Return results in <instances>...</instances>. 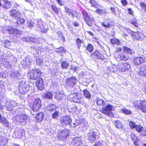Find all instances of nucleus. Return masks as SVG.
Returning a JSON list of instances; mask_svg holds the SVG:
<instances>
[{
    "instance_id": "dca6fc26",
    "label": "nucleus",
    "mask_w": 146,
    "mask_h": 146,
    "mask_svg": "<svg viewBox=\"0 0 146 146\" xmlns=\"http://www.w3.org/2000/svg\"><path fill=\"white\" fill-rule=\"evenodd\" d=\"M27 119V116L26 115L23 113L18 115L16 117L17 121L21 122H25Z\"/></svg>"
},
{
    "instance_id": "5701e85b",
    "label": "nucleus",
    "mask_w": 146,
    "mask_h": 146,
    "mask_svg": "<svg viewBox=\"0 0 146 146\" xmlns=\"http://www.w3.org/2000/svg\"><path fill=\"white\" fill-rule=\"evenodd\" d=\"M64 95L62 93H57L56 94L55 98L57 99L59 101H61L64 99Z\"/></svg>"
},
{
    "instance_id": "c85d7f7f",
    "label": "nucleus",
    "mask_w": 146,
    "mask_h": 146,
    "mask_svg": "<svg viewBox=\"0 0 146 146\" xmlns=\"http://www.w3.org/2000/svg\"><path fill=\"white\" fill-rule=\"evenodd\" d=\"M61 67L63 69H67L69 67V65L68 62L63 61L61 63Z\"/></svg>"
},
{
    "instance_id": "412c9836",
    "label": "nucleus",
    "mask_w": 146,
    "mask_h": 146,
    "mask_svg": "<svg viewBox=\"0 0 146 146\" xmlns=\"http://www.w3.org/2000/svg\"><path fill=\"white\" fill-rule=\"evenodd\" d=\"M114 125L118 129L122 130L124 126V125L119 121H116L114 123Z\"/></svg>"
},
{
    "instance_id": "473e14b6",
    "label": "nucleus",
    "mask_w": 146,
    "mask_h": 146,
    "mask_svg": "<svg viewBox=\"0 0 146 146\" xmlns=\"http://www.w3.org/2000/svg\"><path fill=\"white\" fill-rule=\"evenodd\" d=\"M96 103L99 106H102L103 107L104 106L105 104V102L104 101V100L99 98H97Z\"/></svg>"
},
{
    "instance_id": "7ed1b4c3",
    "label": "nucleus",
    "mask_w": 146,
    "mask_h": 146,
    "mask_svg": "<svg viewBox=\"0 0 146 146\" xmlns=\"http://www.w3.org/2000/svg\"><path fill=\"white\" fill-rule=\"evenodd\" d=\"M41 74L40 70L38 69H35L31 70L30 73V78L33 80H36L38 78Z\"/></svg>"
},
{
    "instance_id": "e2e57ef3",
    "label": "nucleus",
    "mask_w": 146,
    "mask_h": 146,
    "mask_svg": "<svg viewBox=\"0 0 146 146\" xmlns=\"http://www.w3.org/2000/svg\"><path fill=\"white\" fill-rule=\"evenodd\" d=\"M34 42L35 41V38L33 37H28V42L29 41Z\"/></svg>"
},
{
    "instance_id": "4468645a",
    "label": "nucleus",
    "mask_w": 146,
    "mask_h": 146,
    "mask_svg": "<svg viewBox=\"0 0 146 146\" xmlns=\"http://www.w3.org/2000/svg\"><path fill=\"white\" fill-rule=\"evenodd\" d=\"M133 106L137 109H139L141 105L146 104V101L145 100H135L133 102Z\"/></svg>"
},
{
    "instance_id": "cd10ccee",
    "label": "nucleus",
    "mask_w": 146,
    "mask_h": 146,
    "mask_svg": "<svg viewBox=\"0 0 146 146\" xmlns=\"http://www.w3.org/2000/svg\"><path fill=\"white\" fill-rule=\"evenodd\" d=\"M83 94L85 97L88 99H90L92 95L90 92L86 89L83 90Z\"/></svg>"
},
{
    "instance_id": "6e6d98bb",
    "label": "nucleus",
    "mask_w": 146,
    "mask_h": 146,
    "mask_svg": "<svg viewBox=\"0 0 146 146\" xmlns=\"http://www.w3.org/2000/svg\"><path fill=\"white\" fill-rule=\"evenodd\" d=\"M130 137L133 142L134 141L136 140V139L137 138V137L133 134H131L130 135Z\"/></svg>"
},
{
    "instance_id": "20e7f679",
    "label": "nucleus",
    "mask_w": 146,
    "mask_h": 146,
    "mask_svg": "<svg viewBox=\"0 0 146 146\" xmlns=\"http://www.w3.org/2000/svg\"><path fill=\"white\" fill-rule=\"evenodd\" d=\"M113 109V107L112 106L108 105L105 107L104 106L103 107V109L101 110V111L108 116H112L113 114L111 111Z\"/></svg>"
},
{
    "instance_id": "c9c22d12",
    "label": "nucleus",
    "mask_w": 146,
    "mask_h": 146,
    "mask_svg": "<svg viewBox=\"0 0 146 146\" xmlns=\"http://www.w3.org/2000/svg\"><path fill=\"white\" fill-rule=\"evenodd\" d=\"M133 36L134 37V38L136 39H139L141 36L140 33L138 32H133Z\"/></svg>"
},
{
    "instance_id": "2eb2a0df",
    "label": "nucleus",
    "mask_w": 146,
    "mask_h": 146,
    "mask_svg": "<svg viewBox=\"0 0 146 146\" xmlns=\"http://www.w3.org/2000/svg\"><path fill=\"white\" fill-rule=\"evenodd\" d=\"M7 30L8 31L9 34L17 35L20 33V31L19 30L16 29H13L10 26L7 27Z\"/></svg>"
},
{
    "instance_id": "b1692460",
    "label": "nucleus",
    "mask_w": 146,
    "mask_h": 146,
    "mask_svg": "<svg viewBox=\"0 0 146 146\" xmlns=\"http://www.w3.org/2000/svg\"><path fill=\"white\" fill-rule=\"evenodd\" d=\"M0 122L3 123L6 127H8L9 125V122L7 119L1 116L0 113Z\"/></svg>"
},
{
    "instance_id": "338daca9",
    "label": "nucleus",
    "mask_w": 146,
    "mask_h": 146,
    "mask_svg": "<svg viewBox=\"0 0 146 146\" xmlns=\"http://www.w3.org/2000/svg\"><path fill=\"white\" fill-rule=\"evenodd\" d=\"M121 3L124 6L126 5L127 4V2L126 0H123L121 1Z\"/></svg>"
},
{
    "instance_id": "9b49d317",
    "label": "nucleus",
    "mask_w": 146,
    "mask_h": 146,
    "mask_svg": "<svg viewBox=\"0 0 146 146\" xmlns=\"http://www.w3.org/2000/svg\"><path fill=\"white\" fill-rule=\"evenodd\" d=\"M41 101L39 98L36 99L33 103V111H38L41 107Z\"/></svg>"
},
{
    "instance_id": "423d86ee",
    "label": "nucleus",
    "mask_w": 146,
    "mask_h": 146,
    "mask_svg": "<svg viewBox=\"0 0 146 146\" xmlns=\"http://www.w3.org/2000/svg\"><path fill=\"white\" fill-rule=\"evenodd\" d=\"M68 131L67 129L62 130L61 133L58 135L57 139L58 141H64L67 139Z\"/></svg>"
},
{
    "instance_id": "69168bd1",
    "label": "nucleus",
    "mask_w": 146,
    "mask_h": 146,
    "mask_svg": "<svg viewBox=\"0 0 146 146\" xmlns=\"http://www.w3.org/2000/svg\"><path fill=\"white\" fill-rule=\"evenodd\" d=\"M77 107L75 106L74 107L72 108V111L76 113H78V111H77Z\"/></svg>"
},
{
    "instance_id": "f8f14e48",
    "label": "nucleus",
    "mask_w": 146,
    "mask_h": 146,
    "mask_svg": "<svg viewBox=\"0 0 146 146\" xmlns=\"http://www.w3.org/2000/svg\"><path fill=\"white\" fill-rule=\"evenodd\" d=\"M97 136L96 133L94 131L91 130L88 135V139L91 142L95 141L97 138Z\"/></svg>"
},
{
    "instance_id": "09e8293b",
    "label": "nucleus",
    "mask_w": 146,
    "mask_h": 146,
    "mask_svg": "<svg viewBox=\"0 0 146 146\" xmlns=\"http://www.w3.org/2000/svg\"><path fill=\"white\" fill-rule=\"evenodd\" d=\"M59 112L58 111H55L52 114V117L53 118H56L58 117V115Z\"/></svg>"
},
{
    "instance_id": "2f4dec72",
    "label": "nucleus",
    "mask_w": 146,
    "mask_h": 146,
    "mask_svg": "<svg viewBox=\"0 0 146 146\" xmlns=\"http://www.w3.org/2000/svg\"><path fill=\"white\" fill-rule=\"evenodd\" d=\"M57 108V107L55 104H50L47 107V110L49 111H52L55 110Z\"/></svg>"
},
{
    "instance_id": "de8ad7c7",
    "label": "nucleus",
    "mask_w": 146,
    "mask_h": 146,
    "mask_svg": "<svg viewBox=\"0 0 146 146\" xmlns=\"http://www.w3.org/2000/svg\"><path fill=\"white\" fill-rule=\"evenodd\" d=\"M94 146H103V142L101 141H99L96 143Z\"/></svg>"
},
{
    "instance_id": "37998d69",
    "label": "nucleus",
    "mask_w": 146,
    "mask_h": 146,
    "mask_svg": "<svg viewBox=\"0 0 146 146\" xmlns=\"http://www.w3.org/2000/svg\"><path fill=\"white\" fill-rule=\"evenodd\" d=\"M76 41L77 47L78 48H80L81 46V43L82 42V41L78 38L76 39Z\"/></svg>"
},
{
    "instance_id": "4c0bfd02",
    "label": "nucleus",
    "mask_w": 146,
    "mask_h": 146,
    "mask_svg": "<svg viewBox=\"0 0 146 146\" xmlns=\"http://www.w3.org/2000/svg\"><path fill=\"white\" fill-rule=\"evenodd\" d=\"M111 43L113 44H119L120 43L119 40L116 38H113L111 39Z\"/></svg>"
},
{
    "instance_id": "58836bf2",
    "label": "nucleus",
    "mask_w": 146,
    "mask_h": 146,
    "mask_svg": "<svg viewBox=\"0 0 146 146\" xmlns=\"http://www.w3.org/2000/svg\"><path fill=\"white\" fill-rule=\"evenodd\" d=\"M121 110L123 113L129 115L132 113V112L130 110H127L125 108H122Z\"/></svg>"
},
{
    "instance_id": "13d9d810",
    "label": "nucleus",
    "mask_w": 146,
    "mask_h": 146,
    "mask_svg": "<svg viewBox=\"0 0 146 146\" xmlns=\"http://www.w3.org/2000/svg\"><path fill=\"white\" fill-rule=\"evenodd\" d=\"M37 23V25L40 28H42V23L41 21H36Z\"/></svg>"
},
{
    "instance_id": "774afa93",
    "label": "nucleus",
    "mask_w": 146,
    "mask_h": 146,
    "mask_svg": "<svg viewBox=\"0 0 146 146\" xmlns=\"http://www.w3.org/2000/svg\"><path fill=\"white\" fill-rule=\"evenodd\" d=\"M127 10L129 12V13L131 15H133V11H132V10L131 9V8H129V9H127Z\"/></svg>"
},
{
    "instance_id": "c756f323",
    "label": "nucleus",
    "mask_w": 146,
    "mask_h": 146,
    "mask_svg": "<svg viewBox=\"0 0 146 146\" xmlns=\"http://www.w3.org/2000/svg\"><path fill=\"white\" fill-rule=\"evenodd\" d=\"M92 20L93 19L91 17L86 19L84 20L86 24L89 26H92Z\"/></svg>"
},
{
    "instance_id": "bb28decb",
    "label": "nucleus",
    "mask_w": 146,
    "mask_h": 146,
    "mask_svg": "<svg viewBox=\"0 0 146 146\" xmlns=\"http://www.w3.org/2000/svg\"><path fill=\"white\" fill-rule=\"evenodd\" d=\"M7 143V140L4 137L0 136V145H3Z\"/></svg>"
},
{
    "instance_id": "864d4df0",
    "label": "nucleus",
    "mask_w": 146,
    "mask_h": 146,
    "mask_svg": "<svg viewBox=\"0 0 146 146\" xmlns=\"http://www.w3.org/2000/svg\"><path fill=\"white\" fill-rule=\"evenodd\" d=\"M72 142H74L77 146L80 145V142L77 138L74 139L73 140Z\"/></svg>"
},
{
    "instance_id": "4be33fe9",
    "label": "nucleus",
    "mask_w": 146,
    "mask_h": 146,
    "mask_svg": "<svg viewBox=\"0 0 146 146\" xmlns=\"http://www.w3.org/2000/svg\"><path fill=\"white\" fill-rule=\"evenodd\" d=\"M65 9L66 11L68 13L69 15H71V17L73 18L74 17L76 13L75 11L70 9L67 7H66Z\"/></svg>"
},
{
    "instance_id": "8fccbe9b",
    "label": "nucleus",
    "mask_w": 146,
    "mask_h": 146,
    "mask_svg": "<svg viewBox=\"0 0 146 146\" xmlns=\"http://www.w3.org/2000/svg\"><path fill=\"white\" fill-rule=\"evenodd\" d=\"M35 23L33 22H29L28 23L27 25L28 27L31 29L33 28L34 27Z\"/></svg>"
},
{
    "instance_id": "680f3d73",
    "label": "nucleus",
    "mask_w": 146,
    "mask_h": 146,
    "mask_svg": "<svg viewBox=\"0 0 146 146\" xmlns=\"http://www.w3.org/2000/svg\"><path fill=\"white\" fill-rule=\"evenodd\" d=\"M102 25L104 27L106 28H109L111 26V25L109 23H106V24L103 23Z\"/></svg>"
},
{
    "instance_id": "e433bc0d",
    "label": "nucleus",
    "mask_w": 146,
    "mask_h": 146,
    "mask_svg": "<svg viewBox=\"0 0 146 146\" xmlns=\"http://www.w3.org/2000/svg\"><path fill=\"white\" fill-rule=\"evenodd\" d=\"M51 8L56 14H58L59 13V9L55 5H51Z\"/></svg>"
},
{
    "instance_id": "ddd939ff",
    "label": "nucleus",
    "mask_w": 146,
    "mask_h": 146,
    "mask_svg": "<svg viewBox=\"0 0 146 146\" xmlns=\"http://www.w3.org/2000/svg\"><path fill=\"white\" fill-rule=\"evenodd\" d=\"M36 87L38 90H42L43 89V80L42 78H38L36 82Z\"/></svg>"
},
{
    "instance_id": "39448f33",
    "label": "nucleus",
    "mask_w": 146,
    "mask_h": 146,
    "mask_svg": "<svg viewBox=\"0 0 146 146\" xmlns=\"http://www.w3.org/2000/svg\"><path fill=\"white\" fill-rule=\"evenodd\" d=\"M130 65L128 63H119L117 66V69L122 72L128 70L130 68Z\"/></svg>"
},
{
    "instance_id": "7c9ffc66",
    "label": "nucleus",
    "mask_w": 146,
    "mask_h": 146,
    "mask_svg": "<svg viewBox=\"0 0 146 146\" xmlns=\"http://www.w3.org/2000/svg\"><path fill=\"white\" fill-rule=\"evenodd\" d=\"M53 94L51 92H47L44 94V96L45 98L48 99L52 98Z\"/></svg>"
},
{
    "instance_id": "1a4fd4ad",
    "label": "nucleus",
    "mask_w": 146,
    "mask_h": 146,
    "mask_svg": "<svg viewBox=\"0 0 146 146\" xmlns=\"http://www.w3.org/2000/svg\"><path fill=\"white\" fill-rule=\"evenodd\" d=\"M72 121V120L70 116H65L60 118V122L64 126H66L70 124Z\"/></svg>"
},
{
    "instance_id": "3c124183",
    "label": "nucleus",
    "mask_w": 146,
    "mask_h": 146,
    "mask_svg": "<svg viewBox=\"0 0 146 146\" xmlns=\"http://www.w3.org/2000/svg\"><path fill=\"white\" fill-rule=\"evenodd\" d=\"M140 6L145 11H146V4L142 2L140 3Z\"/></svg>"
},
{
    "instance_id": "6e6552de",
    "label": "nucleus",
    "mask_w": 146,
    "mask_h": 146,
    "mask_svg": "<svg viewBox=\"0 0 146 146\" xmlns=\"http://www.w3.org/2000/svg\"><path fill=\"white\" fill-rule=\"evenodd\" d=\"M90 57L94 60L99 59L103 60L105 59L103 54L97 50L93 52L90 55Z\"/></svg>"
},
{
    "instance_id": "f3484780",
    "label": "nucleus",
    "mask_w": 146,
    "mask_h": 146,
    "mask_svg": "<svg viewBox=\"0 0 146 146\" xmlns=\"http://www.w3.org/2000/svg\"><path fill=\"white\" fill-rule=\"evenodd\" d=\"M17 105V103L15 101H11L6 105L7 109L9 111H11L13 110V108Z\"/></svg>"
},
{
    "instance_id": "ea45409f",
    "label": "nucleus",
    "mask_w": 146,
    "mask_h": 146,
    "mask_svg": "<svg viewBox=\"0 0 146 146\" xmlns=\"http://www.w3.org/2000/svg\"><path fill=\"white\" fill-rule=\"evenodd\" d=\"M143 129V128L142 126L139 125H137L135 127L136 130L139 132H141Z\"/></svg>"
},
{
    "instance_id": "bf43d9fd",
    "label": "nucleus",
    "mask_w": 146,
    "mask_h": 146,
    "mask_svg": "<svg viewBox=\"0 0 146 146\" xmlns=\"http://www.w3.org/2000/svg\"><path fill=\"white\" fill-rule=\"evenodd\" d=\"M140 135L146 136V129H143L141 132Z\"/></svg>"
},
{
    "instance_id": "9d476101",
    "label": "nucleus",
    "mask_w": 146,
    "mask_h": 146,
    "mask_svg": "<svg viewBox=\"0 0 146 146\" xmlns=\"http://www.w3.org/2000/svg\"><path fill=\"white\" fill-rule=\"evenodd\" d=\"M19 92L22 94H26L29 90V87L25 85V82L21 83L19 87Z\"/></svg>"
},
{
    "instance_id": "a878e982",
    "label": "nucleus",
    "mask_w": 146,
    "mask_h": 146,
    "mask_svg": "<svg viewBox=\"0 0 146 146\" xmlns=\"http://www.w3.org/2000/svg\"><path fill=\"white\" fill-rule=\"evenodd\" d=\"M139 74L146 77V68L144 67H141L139 70Z\"/></svg>"
},
{
    "instance_id": "f03ea898",
    "label": "nucleus",
    "mask_w": 146,
    "mask_h": 146,
    "mask_svg": "<svg viewBox=\"0 0 146 146\" xmlns=\"http://www.w3.org/2000/svg\"><path fill=\"white\" fill-rule=\"evenodd\" d=\"M68 98L71 101L77 103H80L82 100V95L78 93L69 95Z\"/></svg>"
},
{
    "instance_id": "79ce46f5",
    "label": "nucleus",
    "mask_w": 146,
    "mask_h": 146,
    "mask_svg": "<svg viewBox=\"0 0 146 146\" xmlns=\"http://www.w3.org/2000/svg\"><path fill=\"white\" fill-rule=\"evenodd\" d=\"M106 11L105 10H103L102 9H98L96 10V12L98 13L102 14L106 13Z\"/></svg>"
},
{
    "instance_id": "4d7b16f0",
    "label": "nucleus",
    "mask_w": 146,
    "mask_h": 146,
    "mask_svg": "<svg viewBox=\"0 0 146 146\" xmlns=\"http://www.w3.org/2000/svg\"><path fill=\"white\" fill-rule=\"evenodd\" d=\"M140 142V140L139 139H138L137 138L134 141H133V143L134 145H135L138 146L139 145V143Z\"/></svg>"
},
{
    "instance_id": "052dcab7",
    "label": "nucleus",
    "mask_w": 146,
    "mask_h": 146,
    "mask_svg": "<svg viewBox=\"0 0 146 146\" xmlns=\"http://www.w3.org/2000/svg\"><path fill=\"white\" fill-rule=\"evenodd\" d=\"M110 10L111 11V12L114 15H116V13L115 10V9L114 7H111L110 8Z\"/></svg>"
},
{
    "instance_id": "c03bdc74",
    "label": "nucleus",
    "mask_w": 146,
    "mask_h": 146,
    "mask_svg": "<svg viewBox=\"0 0 146 146\" xmlns=\"http://www.w3.org/2000/svg\"><path fill=\"white\" fill-rule=\"evenodd\" d=\"M129 22L133 24L135 27H138V24L137 23L135 19H133L130 21Z\"/></svg>"
},
{
    "instance_id": "f704fd0d",
    "label": "nucleus",
    "mask_w": 146,
    "mask_h": 146,
    "mask_svg": "<svg viewBox=\"0 0 146 146\" xmlns=\"http://www.w3.org/2000/svg\"><path fill=\"white\" fill-rule=\"evenodd\" d=\"M93 49L94 47L92 45L90 44H88V45L86 48V50L87 51L91 52L93 51Z\"/></svg>"
},
{
    "instance_id": "72a5a7b5",
    "label": "nucleus",
    "mask_w": 146,
    "mask_h": 146,
    "mask_svg": "<svg viewBox=\"0 0 146 146\" xmlns=\"http://www.w3.org/2000/svg\"><path fill=\"white\" fill-rule=\"evenodd\" d=\"M25 21L23 19L20 18H18L16 22V24H17L16 25L17 27H18L20 25L23 24L24 23Z\"/></svg>"
},
{
    "instance_id": "393cba45",
    "label": "nucleus",
    "mask_w": 146,
    "mask_h": 146,
    "mask_svg": "<svg viewBox=\"0 0 146 146\" xmlns=\"http://www.w3.org/2000/svg\"><path fill=\"white\" fill-rule=\"evenodd\" d=\"M44 113H43L41 112L38 113L36 117L37 121L38 122H40L44 119Z\"/></svg>"
},
{
    "instance_id": "603ef678",
    "label": "nucleus",
    "mask_w": 146,
    "mask_h": 146,
    "mask_svg": "<svg viewBox=\"0 0 146 146\" xmlns=\"http://www.w3.org/2000/svg\"><path fill=\"white\" fill-rule=\"evenodd\" d=\"M82 122L83 121L82 120H81L80 119L77 120L76 121V124L75 123H74V125L75 126H76L82 123Z\"/></svg>"
},
{
    "instance_id": "0eeeda50",
    "label": "nucleus",
    "mask_w": 146,
    "mask_h": 146,
    "mask_svg": "<svg viewBox=\"0 0 146 146\" xmlns=\"http://www.w3.org/2000/svg\"><path fill=\"white\" fill-rule=\"evenodd\" d=\"M77 80L75 77L72 76L67 78L66 80V83L68 87H73L76 83Z\"/></svg>"
},
{
    "instance_id": "0e129e2a",
    "label": "nucleus",
    "mask_w": 146,
    "mask_h": 146,
    "mask_svg": "<svg viewBox=\"0 0 146 146\" xmlns=\"http://www.w3.org/2000/svg\"><path fill=\"white\" fill-rule=\"evenodd\" d=\"M64 48L63 47H60L58 50H57V52L59 53H61L63 51Z\"/></svg>"
},
{
    "instance_id": "a211bd4d",
    "label": "nucleus",
    "mask_w": 146,
    "mask_h": 146,
    "mask_svg": "<svg viewBox=\"0 0 146 146\" xmlns=\"http://www.w3.org/2000/svg\"><path fill=\"white\" fill-rule=\"evenodd\" d=\"M145 59L141 57H137L134 59L133 62L135 65L137 66L143 62Z\"/></svg>"
},
{
    "instance_id": "a18cd8bd",
    "label": "nucleus",
    "mask_w": 146,
    "mask_h": 146,
    "mask_svg": "<svg viewBox=\"0 0 146 146\" xmlns=\"http://www.w3.org/2000/svg\"><path fill=\"white\" fill-rule=\"evenodd\" d=\"M90 3H91L92 6L94 7H97L98 5L96 1L93 0H90Z\"/></svg>"
},
{
    "instance_id": "5fc2aeb1",
    "label": "nucleus",
    "mask_w": 146,
    "mask_h": 146,
    "mask_svg": "<svg viewBox=\"0 0 146 146\" xmlns=\"http://www.w3.org/2000/svg\"><path fill=\"white\" fill-rule=\"evenodd\" d=\"M58 37L63 42L65 41V39L62 33H60L59 34Z\"/></svg>"
},
{
    "instance_id": "aec40b11",
    "label": "nucleus",
    "mask_w": 146,
    "mask_h": 146,
    "mask_svg": "<svg viewBox=\"0 0 146 146\" xmlns=\"http://www.w3.org/2000/svg\"><path fill=\"white\" fill-rule=\"evenodd\" d=\"M2 6L6 9H8L11 7V4L8 0H1Z\"/></svg>"
},
{
    "instance_id": "f257e3e1",
    "label": "nucleus",
    "mask_w": 146,
    "mask_h": 146,
    "mask_svg": "<svg viewBox=\"0 0 146 146\" xmlns=\"http://www.w3.org/2000/svg\"><path fill=\"white\" fill-rule=\"evenodd\" d=\"M124 52L120 53L117 57V60L118 61L122 60L125 61L129 58V55L131 54V50L129 48L125 46L123 47Z\"/></svg>"
},
{
    "instance_id": "49530a36",
    "label": "nucleus",
    "mask_w": 146,
    "mask_h": 146,
    "mask_svg": "<svg viewBox=\"0 0 146 146\" xmlns=\"http://www.w3.org/2000/svg\"><path fill=\"white\" fill-rule=\"evenodd\" d=\"M129 125L131 128L133 129L134 128H135L136 126L137 125L135 123L132 121H131L129 122Z\"/></svg>"
},
{
    "instance_id": "6ab92c4d",
    "label": "nucleus",
    "mask_w": 146,
    "mask_h": 146,
    "mask_svg": "<svg viewBox=\"0 0 146 146\" xmlns=\"http://www.w3.org/2000/svg\"><path fill=\"white\" fill-rule=\"evenodd\" d=\"M11 16L13 18H17L19 17L20 13L19 12L15 9L11 10L9 11Z\"/></svg>"
},
{
    "instance_id": "a19ab883",
    "label": "nucleus",
    "mask_w": 146,
    "mask_h": 146,
    "mask_svg": "<svg viewBox=\"0 0 146 146\" xmlns=\"http://www.w3.org/2000/svg\"><path fill=\"white\" fill-rule=\"evenodd\" d=\"M82 14L83 16L84 20L90 17L89 16L87 12H86L85 10H84L82 11Z\"/></svg>"
}]
</instances>
